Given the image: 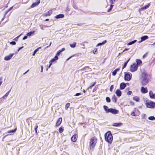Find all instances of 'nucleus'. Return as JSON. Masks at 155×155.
<instances>
[{
  "label": "nucleus",
  "instance_id": "58",
  "mask_svg": "<svg viewBox=\"0 0 155 155\" xmlns=\"http://www.w3.org/2000/svg\"><path fill=\"white\" fill-rule=\"evenodd\" d=\"M67 10L68 11H69L70 10V8H69L68 7H67Z\"/></svg>",
  "mask_w": 155,
  "mask_h": 155
},
{
  "label": "nucleus",
  "instance_id": "61",
  "mask_svg": "<svg viewBox=\"0 0 155 155\" xmlns=\"http://www.w3.org/2000/svg\"><path fill=\"white\" fill-rule=\"evenodd\" d=\"M74 55H73L72 56H71V57H70L68 59H67V60H68L69 59H70V58H71L72 57H74Z\"/></svg>",
  "mask_w": 155,
  "mask_h": 155
},
{
  "label": "nucleus",
  "instance_id": "23",
  "mask_svg": "<svg viewBox=\"0 0 155 155\" xmlns=\"http://www.w3.org/2000/svg\"><path fill=\"white\" fill-rule=\"evenodd\" d=\"M11 89H10L6 93V94L4 95L3 97H2V98L3 99H5L6 97H7L8 96V95H9L11 91Z\"/></svg>",
  "mask_w": 155,
  "mask_h": 155
},
{
  "label": "nucleus",
  "instance_id": "2",
  "mask_svg": "<svg viewBox=\"0 0 155 155\" xmlns=\"http://www.w3.org/2000/svg\"><path fill=\"white\" fill-rule=\"evenodd\" d=\"M104 137L106 141L110 144L111 143L113 139V137L110 131H109L105 133L104 134Z\"/></svg>",
  "mask_w": 155,
  "mask_h": 155
},
{
  "label": "nucleus",
  "instance_id": "27",
  "mask_svg": "<svg viewBox=\"0 0 155 155\" xmlns=\"http://www.w3.org/2000/svg\"><path fill=\"white\" fill-rule=\"evenodd\" d=\"M133 100L136 102H138L140 100V98L137 96H135L133 97Z\"/></svg>",
  "mask_w": 155,
  "mask_h": 155
},
{
  "label": "nucleus",
  "instance_id": "14",
  "mask_svg": "<svg viewBox=\"0 0 155 155\" xmlns=\"http://www.w3.org/2000/svg\"><path fill=\"white\" fill-rule=\"evenodd\" d=\"M149 94L151 98L152 99H155V94H154L152 91H149Z\"/></svg>",
  "mask_w": 155,
  "mask_h": 155
},
{
  "label": "nucleus",
  "instance_id": "54",
  "mask_svg": "<svg viewBox=\"0 0 155 155\" xmlns=\"http://www.w3.org/2000/svg\"><path fill=\"white\" fill-rule=\"evenodd\" d=\"M129 50V49L128 48H125L124 50L123 51V52H124V51H127Z\"/></svg>",
  "mask_w": 155,
  "mask_h": 155
},
{
  "label": "nucleus",
  "instance_id": "38",
  "mask_svg": "<svg viewBox=\"0 0 155 155\" xmlns=\"http://www.w3.org/2000/svg\"><path fill=\"white\" fill-rule=\"evenodd\" d=\"M70 105V104L69 103H67L65 105V108L66 110H67L68 107H69Z\"/></svg>",
  "mask_w": 155,
  "mask_h": 155
},
{
  "label": "nucleus",
  "instance_id": "30",
  "mask_svg": "<svg viewBox=\"0 0 155 155\" xmlns=\"http://www.w3.org/2000/svg\"><path fill=\"white\" fill-rule=\"evenodd\" d=\"M41 47H38V48L36 49H35L34 51V52L32 54V55L34 56L35 55V54L38 51L39 49H41Z\"/></svg>",
  "mask_w": 155,
  "mask_h": 155
},
{
  "label": "nucleus",
  "instance_id": "41",
  "mask_svg": "<svg viewBox=\"0 0 155 155\" xmlns=\"http://www.w3.org/2000/svg\"><path fill=\"white\" fill-rule=\"evenodd\" d=\"M22 35V34H20L17 37L15 38L14 39V40L16 41H17L18 40V38L20 37V36Z\"/></svg>",
  "mask_w": 155,
  "mask_h": 155
},
{
  "label": "nucleus",
  "instance_id": "33",
  "mask_svg": "<svg viewBox=\"0 0 155 155\" xmlns=\"http://www.w3.org/2000/svg\"><path fill=\"white\" fill-rule=\"evenodd\" d=\"M76 44V42H74L72 44H70V45L71 47L74 48L75 47Z\"/></svg>",
  "mask_w": 155,
  "mask_h": 155
},
{
  "label": "nucleus",
  "instance_id": "59",
  "mask_svg": "<svg viewBox=\"0 0 155 155\" xmlns=\"http://www.w3.org/2000/svg\"><path fill=\"white\" fill-rule=\"evenodd\" d=\"M41 72H42L43 71V67L42 65L41 66Z\"/></svg>",
  "mask_w": 155,
  "mask_h": 155
},
{
  "label": "nucleus",
  "instance_id": "1",
  "mask_svg": "<svg viewBox=\"0 0 155 155\" xmlns=\"http://www.w3.org/2000/svg\"><path fill=\"white\" fill-rule=\"evenodd\" d=\"M142 76L143 79L141 81V84L143 86L146 85L149 82V77L150 76L145 72H143L142 73Z\"/></svg>",
  "mask_w": 155,
  "mask_h": 155
},
{
  "label": "nucleus",
  "instance_id": "62",
  "mask_svg": "<svg viewBox=\"0 0 155 155\" xmlns=\"http://www.w3.org/2000/svg\"><path fill=\"white\" fill-rule=\"evenodd\" d=\"M23 48V46H22L20 48H19L18 49V51H19L22 48Z\"/></svg>",
  "mask_w": 155,
  "mask_h": 155
},
{
  "label": "nucleus",
  "instance_id": "4",
  "mask_svg": "<svg viewBox=\"0 0 155 155\" xmlns=\"http://www.w3.org/2000/svg\"><path fill=\"white\" fill-rule=\"evenodd\" d=\"M138 67L136 65V63H134L131 64L130 68V71L132 72H134L137 71L138 69Z\"/></svg>",
  "mask_w": 155,
  "mask_h": 155
},
{
  "label": "nucleus",
  "instance_id": "55",
  "mask_svg": "<svg viewBox=\"0 0 155 155\" xmlns=\"http://www.w3.org/2000/svg\"><path fill=\"white\" fill-rule=\"evenodd\" d=\"M2 79L1 78H0V86H1V84L2 83Z\"/></svg>",
  "mask_w": 155,
  "mask_h": 155
},
{
  "label": "nucleus",
  "instance_id": "51",
  "mask_svg": "<svg viewBox=\"0 0 155 155\" xmlns=\"http://www.w3.org/2000/svg\"><path fill=\"white\" fill-rule=\"evenodd\" d=\"M132 92L131 91H128L127 92V94L128 95H130L131 94H132Z\"/></svg>",
  "mask_w": 155,
  "mask_h": 155
},
{
  "label": "nucleus",
  "instance_id": "16",
  "mask_svg": "<svg viewBox=\"0 0 155 155\" xmlns=\"http://www.w3.org/2000/svg\"><path fill=\"white\" fill-rule=\"evenodd\" d=\"M62 121V118L61 117L59 118L56 123V126L57 127L59 126L61 123Z\"/></svg>",
  "mask_w": 155,
  "mask_h": 155
},
{
  "label": "nucleus",
  "instance_id": "40",
  "mask_svg": "<svg viewBox=\"0 0 155 155\" xmlns=\"http://www.w3.org/2000/svg\"><path fill=\"white\" fill-rule=\"evenodd\" d=\"M64 130V129L62 127H61L59 129V132L60 133H62Z\"/></svg>",
  "mask_w": 155,
  "mask_h": 155
},
{
  "label": "nucleus",
  "instance_id": "63",
  "mask_svg": "<svg viewBox=\"0 0 155 155\" xmlns=\"http://www.w3.org/2000/svg\"><path fill=\"white\" fill-rule=\"evenodd\" d=\"M49 20V19H48V18H47V19H46L45 20V21H48Z\"/></svg>",
  "mask_w": 155,
  "mask_h": 155
},
{
  "label": "nucleus",
  "instance_id": "32",
  "mask_svg": "<svg viewBox=\"0 0 155 155\" xmlns=\"http://www.w3.org/2000/svg\"><path fill=\"white\" fill-rule=\"evenodd\" d=\"M17 129L15 128L14 130H11L8 131V133H14L16 130Z\"/></svg>",
  "mask_w": 155,
  "mask_h": 155
},
{
  "label": "nucleus",
  "instance_id": "20",
  "mask_svg": "<svg viewBox=\"0 0 155 155\" xmlns=\"http://www.w3.org/2000/svg\"><path fill=\"white\" fill-rule=\"evenodd\" d=\"M64 17V15L63 14H60L56 16L55 18L57 19L62 18Z\"/></svg>",
  "mask_w": 155,
  "mask_h": 155
},
{
  "label": "nucleus",
  "instance_id": "22",
  "mask_svg": "<svg viewBox=\"0 0 155 155\" xmlns=\"http://www.w3.org/2000/svg\"><path fill=\"white\" fill-rule=\"evenodd\" d=\"M148 38V37L147 36L145 35L142 37L141 38V42H142L143 41H145Z\"/></svg>",
  "mask_w": 155,
  "mask_h": 155
},
{
  "label": "nucleus",
  "instance_id": "52",
  "mask_svg": "<svg viewBox=\"0 0 155 155\" xmlns=\"http://www.w3.org/2000/svg\"><path fill=\"white\" fill-rule=\"evenodd\" d=\"M81 94L80 93H76L74 96H79L80 95H81Z\"/></svg>",
  "mask_w": 155,
  "mask_h": 155
},
{
  "label": "nucleus",
  "instance_id": "12",
  "mask_svg": "<svg viewBox=\"0 0 155 155\" xmlns=\"http://www.w3.org/2000/svg\"><path fill=\"white\" fill-rule=\"evenodd\" d=\"M40 3V0H37L36 2L33 3L31 5V7L32 8H34L38 6Z\"/></svg>",
  "mask_w": 155,
  "mask_h": 155
},
{
  "label": "nucleus",
  "instance_id": "25",
  "mask_svg": "<svg viewBox=\"0 0 155 155\" xmlns=\"http://www.w3.org/2000/svg\"><path fill=\"white\" fill-rule=\"evenodd\" d=\"M58 59V57L57 56H55L54 58L51 59L49 62L52 63V62Z\"/></svg>",
  "mask_w": 155,
  "mask_h": 155
},
{
  "label": "nucleus",
  "instance_id": "21",
  "mask_svg": "<svg viewBox=\"0 0 155 155\" xmlns=\"http://www.w3.org/2000/svg\"><path fill=\"white\" fill-rule=\"evenodd\" d=\"M120 70V68H118L117 69H116L112 73V75L113 76H115L117 73V72L119 71Z\"/></svg>",
  "mask_w": 155,
  "mask_h": 155
},
{
  "label": "nucleus",
  "instance_id": "29",
  "mask_svg": "<svg viewBox=\"0 0 155 155\" xmlns=\"http://www.w3.org/2000/svg\"><path fill=\"white\" fill-rule=\"evenodd\" d=\"M35 32V31H31L27 33L26 34V35L28 36H31Z\"/></svg>",
  "mask_w": 155,
  "mask_h": 155
},
{
  "label": "nucleus",
  "instance_id": "53",
  "mask_svg": "<svg viewBox=\"0 0 155 155\" xmlns=\"http://www.w3.org/2000/svg\"><path fill=\"white\" fill-rule=\"evenodd\" d=\"M27 36H27V35L24 36V37L23 38V40H24L27 39L28 38Z\"/></svg>",
  "mask_w": 155,
  "mask_h": 155
},
{
  "label": "nucleus",
  "instance_id": "36",
  "mask_svg": "<svg viewBox=\"0 0 155 155\" xmlns=\"http://www.w3.org/2000/svg\"><path fill=\"white\" fill-rule=\"evenodd\" d=\"M113 6H114L113 5L111 4V5H110V8L109 9H108V10L107 11L108 12H109L112 10Z\"/></svg>",
  "mask_w": 155,
  "mask_h": 155
},
{
  "label": "nucleus",
  "instance_id": "15",
  "mask_svg": "<svg viewBox=\"0 0 155 155\" xmlns=\"http://www.w3.org/2000/svg\"><path fill=\"white\" fill-rule=\"evenodd\" d=\"M126 86V84L124 83H121L120 84V88L121 90H123L125 88Z\"/></svg>",
  "mask_w": 155,
  "mask_h": 155
},
{
  "label": "nucleus",
  "instance_id": "39",
  "mask_svg": "<svg viewBox=\"0 0 155 155\" xmlns=\"http://www.w3.org/2000/svg\"><path fill=\"white\" fill-rule=\"evenodd\" d=\"M107 102L108 103L110 102L111 100L110 98L109 97H107L106 98Z\"/></svg>",
  "mask_w": 155,
  "mask_h": 155
},
{
  "label": "nucleus",
  "instance_id": "9",
  "mask_svg": "<svg viewBox=\"0 0 155 155\" xmlns=\"http://www.w3.org/2000/svg\"><path fill=\"white\" fill-rule=\"evenodd\" d=\"M119 112L118 110L114 109L113 108H110V110L109 111V113H110L113 114H116Z\"/></svg>",
  "mask_w": 155,
  "mask_h": 155
},
{
  "label": "nucleus",
  "instance_id": "44",
  "mask_svg": "<svg viewBox=\"0 0 155 155\" xmlns=\"http://www.w3.org/2000/svg\"><path fill=\"white\" fill-rule=\"evenodd\" d=\"M96 84V82H94L92 85L89 86L88 87L89 89H91Z\"/></svg>",
  "mask_w": 155,
  "mask_h": 155
},
{
  "label": "nucleus",
  "instance_id": "47",
  "mask_svg": "<svg viewBox=\"0 0 155 155\" xmlns=\"http://www.w3.org/2000/svg\"><path fill=\"white\" fill-rule=\"evenodd\" d=\"M116 0H110L109 2L111 4H114V2H115Z\"/></svg>",
  "mask_w": 155,
  "mask_h": 155
},
{
  "label": "nucleus",
  "instance_id": "3",
  "mask_svg": "<svg viewBox=\"0 0 155 155\" xmlns=\"http://www.w3.org/2000/svg\"><path fill=\"white\" fill-rule=\"evenodd\" d=\"M145 105L148 108H153L155 107V102L150 101H147Z\"/></svg>",
  "mask_w": 155,
  "mask_h": 155
},
{
  "label": "nucleus",
  "instance_id": "43",
  "mask_svg": "<svg viewBox=\"0 0 155 155\" xmlns=\"http://www.w3.org/2000/svg\"><path fill=\"white\" fill-rule=\"evenodd\" d=\"M148 119L149 120H155V117H149Z\"/></svg>",
  "mask_w": 155,
  "mask_h": 155
},
{
  "label": "nucleus",
  "instance_id": "24",
  "mask_svg": "<svg viewBox=\"0 0 155 155\" xmlns=\"http://www.w3.org/2000/svg\"><path fill=\"white\" fill-rule=\"evenodd\" d=\"M122 125V123H114L112 125L115 127H119Z\"/></svg>",
  "mask_w": 155,
  "mask_h": 155
},
{
  "label": "nucleus",
  "instance_id": "42",
  "mask_svg": "<svg viewBox=\"0 0 155 155\" xmlns=\"http://www.w3.org/2000/svg\"><path fill=\"white\" fill-rule=\"evenodd\" d=\"M114 88V85H111L110 87V92H112L113 91V90Z\"/></svg>",
  "mask_w": 155,
  "mask_h": 155
},
{
  "label": "nucleus",
  "instance_id": "11",
  "mask_svg": "<svg viewBox=\"0 0 155 155\" xmlns=\"http://www.w3.org/2000/svg\"><path fill=\"white\" fill-rule=\"evenodd\" d=\"M150 6V3H149L148 4L145 6L142 7L141 8L139 9V12H140L141 11H143L144 10L148 8Z\"/></svg>",
  "mask_w": 155,
  "mask_h": 155
},
{
  "label": "nucleus",
  "instance_id": "28",
  "mask_svg": "<svg viewBox=\"0 0 155 155\" xmlns=\"http://www.w3.org/2000/svg\"><path fill=\"white\" fill-rule=\"evenodd\" d=\"M130 58H129L127 61L124 64V65L123 66L122 69H124V68H125L126 66H127V64L129 61V60H130Z\"/></svg>",
  "mask_w": 155,
  "mask_h": 155
},
{
  "label": "nucleus",
  "instance_id": "17",
  "mask_svg": "<svg viewBox=\"0 0 155 155\" xmlns=\"http://www.w3.org/2000/svg\"><path fill=\"white\" fill-rule=\"evenodd\" d=\"M77 139V136L76 135H73L71 138V140L73 142H75Z\"/></svg>",
  "mask_w": 155,
  "mask_h": 155
},
{
  "label": "nucleus",
  "instance_id": "46",
  "mask_svg": "<svg viewBox=\"0 0 155 155\" xmlns=\"http://www.w3.org/2000/svg\"><path fill=\"white\" fill-rule=\"evenodd\" d=\"M148 55V53H146L143 56V58H145L146 57H147Z\"/></svg>",
  "mask_w": 155,
  "mask_h": 155
},
{
  "label": "nucleus",
  "instance_id": "50",
  "mask_svg": "<svg viewBox=\"0 0 155 155\" xmlns=\"http://www.w3.org/2000/svg\"><path fill=\"white\" fill-rule=\"evenodd\" d=\"M97 87H95L93 89L92 92H94L97 91Z\"/></svg>",
  "mask_w": 155,
  "mask_h": 155
},
{
  "label": "nucleus",
  "instance_id": "10",
  "mask_svg": "<svg viewBox=\"0 0 155 155\" xmlns=\"http://www.w3.org/2000/svg\"><path fill=\"white\" fill-rule=\"evenodd\" d=\"M52 14V10H51L48 11L47 12L43 14L42 16L44 17H46L48 16H50Z\"/></svg>",
  "mask_w": 155,
  "mask_h": 155
},
{
  "label": "nucleus",
  "instance_id": "57",
  "mask_svg": "<svg viewBox=\"0 0 155 155\" xmlns=\"http://www.w3.org/2000/svg\"><path fill=\"white\" fill-rule=\"evenodd\" d=\"M65 50V49L64 48H62L61 50V52L64 51Z\"/></svg>",
  "mask_w": 155,
  "mask_h": 155
},
{
  "label": "nucleus",
  "instance_id": "64",
  "mask_svg": "<svg viewBox=\"0 0 155 155\" xmlns=\"http://www.w3.org/2000/svg\"><path fill=\"white\" fill-rule=\"evenodd\" d=\"M83 91L84 93H86V91H85V90L83 89Z\"/></svg>",
  "mask_w": 155,
  "mask_h": 155
},
{
  "label": "nucleus",
  "instance_id": "26",
  "mask_svg": "<svg viewBox=\"0 0 155 155\" xmlns=\"http://www.w3.org/2000/svg\"><path fill=\"white\" fill-rule=\"evenodd\" d=\"M112 100L113 102L116 103L117 101V98L115 95H114L112 98Z\"/></svg>",
  "mask_w": 155,
  "mask_h": 155
},
{
  "label": "nucleus",
  "instance_id": "18",
  "mask_svg": "<svg viewBox=\"0 0 155 155\" xmlns=\"http://www.w3.org/2000/svg\"><path fill=\"white\" fill-rule=\"evenodd\" d=\"M115 93L119 97L122 94L121 91L119 89L116 90Z\"/></svg>",
  "mask_w": 155,
  "mask_h": 155
},
{
  "label": "nucleus",
  "instance_id": "60",
  "mask_svg": "<svg viewBox=\"0 0 155 155\" xmlns=\"http://www.w3.org/2000/svg\"><path fill=\"white\" fill-rule=\"evenodd\" d=\"M38 127V126L37 125H36V126H35V130L37 129Z\"/></svg>",
  "mask_w": 155,
  "mask_h": 155
},
{
  "label": "nucleus",
  "instance_id": "6",
  "mask_svg": "<svg viewBox=\"0 0 155 155\" xmlns=\"http://www.w3.org/2000/svg\"><path fill=\"white\" fill-rule=\"evenodd\" d=\"M96 143V140L94 139H91V140L90 144L91 147L94 148Z\"/></svg>",
  "mask_w": 155,
  "mask_h": 155
},
{
  "label": "nucleus",
  "instance_id": "56",
  "mask_svg": "<svg viewBox=\"0 0 155 155\" xmlns=\"http://www.w3.org/2000/svg\"><path fill=\"white\" fill-rule=\"evenodd\" d=\"M131 115H132V116H135V115L134 114V112H132L131 113Z\"/></svg>",
  "mask_w": 155,
  "mask_h": 155
},
{
  "label": "nucleus",
  "instance_id": "49",
  "mask_svg": "<svg viewBox=\"0 0 155 155\" xmlns=\"http://www.w3.org/2000/svg\"><path fill=\"white\" fill-rule=\"evenodd\" d=\"M50 64L48 66H47V70H48V68H50V67L51 66V65H52V63H50V62H49Z\"/></svg>",
  "mask_w": 155,
  "mask_h": 155
},
{
  "label": "nucleus",
  "instance_id": "8",
  "mask_svg": "<svg viewBox=\"0 0 155 155\" xmlns=\"http://www.w3.org/2000/svg\"><path fill=\"white\" fill-rule=\"evenodd\" d=\"M140 91L143 94H145L148 92V90L147 87H142L140 88Z\"/></svg>",
  "mask_w": 155,
  "mask_h": 155
},
{
  "label": "nucleus",
  "instance_id": "5",
  "mask_svg": "<svg viewBox=\"0 0 155 155\" xmlns=\"http://www.w3.org/2000/svg\"><path fill=\"white\" fill-rule=\"evenodd\" d=\"M132 75L131 74L128 73H124V79L125 80L127 81H130L132 77Z\"/></svg>",
  "mask_w": 155,
  "mask_h": 155
},
{
  "label": "nucleus",
  "instance_id": "35",
  "mask_svg": "<svg viewBox=\"0 0 155 155\" xmlns=\"http://www.w3.org/2000/svg\"><path fill=\"white\" fill-rule=\"evenodd\" d=\"M137 41V40H134L133 41H132L131 42H130L127 45H131L133 44H134V43L135 42H136Z\"/></svg>",
  "mask_w": 155,
  "mask_h": 155
},
{
  "label": "nucleus",
  "instance_id": "37",
  "mask_svg": "<svg viewBox=\"0 0 155 155\" xmlns=\"http://www.w3.org/2000/svg\"><path fill=\"white\" fill-rule=\"evenodd\" d=\"M13 8V6L10 7V8H9L5 12V15H6L8 12H9L11 9H12Z\"/></svg>",
  "mask_w": 155,
  "mask_h": 155
},
{
  "label": "nucleus",
  "instance_id": "45",
  "mask_svg": "<svg viewBox=\"0 0 155 155\" xmlns=\"http://www.w3.org/2000/svg\"><path fill=\"white\" fill-rule=\"evenodd\" d=\"M61 52V50L58 51L57 52V53L56 54V56H59L60 55Z\"/></svg>",
  "mask_w": 155,
  "mask_h": 155
},
{
  "label": "nucleus",
  "instance_id": "48",
  "mask_svg": "<svg viewBox=\"0 0 155 155\" xmlns=\"http://www.w3.org/2000/svg\"><path fill=\"white\" fill-rule=\"evenodd\" d=\"M16 42L14 41H12L10 42V44L12 45H16Z\"/></svg>",
  "mask_w": 155,
  "mask_h": 155
},
{
  "label": "nucleus",
  "instance_id": "19",
  "mask_svg": "<svg viewBox=\"0 0 155 155\" xmlns=\"http://www.w3.org/2000/svg\"><path fill=\"white\" fill-rule=\"evenodd\" d=\"M106 112L107 113H109L110 108L109 109L108 107L106 105H104L103 106Z\"/></svg>",
  "mask_w": 155,
  "mask_h": 155
},
{
  "label": "nucleus",
  "instance_id": "31",
  "mask_svg": "<svg viewBox=\"0 0 155 155\" xmlns=\"http://www.w3.org/2000/svg\"><path fill=\"white\" fill-rule=\"evenodd\" d=\"M107 42V41L106 40H104V41H103L102 43H99L98 44L97 46H100L101 45H104L105 43H106Z\"/></svg>",
  "mask_w": 155,
  "mask_h": 155
},
{
  "label": "nucleus",
  "instance_id": "13",
  "mask_svg": "<svg viewBox=\"0 0 155 155\" xmlns=\"http://www.w3.org/2000/svg\"><path fill=\"white\" fill-rule=\"evenodd\" d=\"M136 61L137 63H136V65L138 67L139 66H140L142 65V61L140 60L137 59L136 60Z\"/></svg>",
  "mask_w": 155,
  "mask_h": 155
},
{
  "label": "nucleus",
  "instance_id": "7",
  "mask_svg": "<svg viewBox=\"0 0 155 155\" xmlns=\"http://www.w3.org/2000/svg\"><path fill=\"white\" fill-rule=\"evenodd\" d=\"M14 54V53L11 54L9 55L5 56L4 58V60L5 61L9 60Z\"/></svg>",
  "mask_w": 155,
  "mask_h": 155
},
{
  "label": "nucleus",
  "instance_id": "34",
  "mask_svg": "<svg viewBox=\"0 0 155 155\" xmlns=\"http://www.w3.org/2000/svg\"><path fill=\"white\" fill-rule=\"evenodd\" d=\"M93 53L94 54H97L98 53L97 49L95 48L93 51Z\"/></svg>",
  "mask_w": 155,
  "mask_h": 155
}]
</instances>
